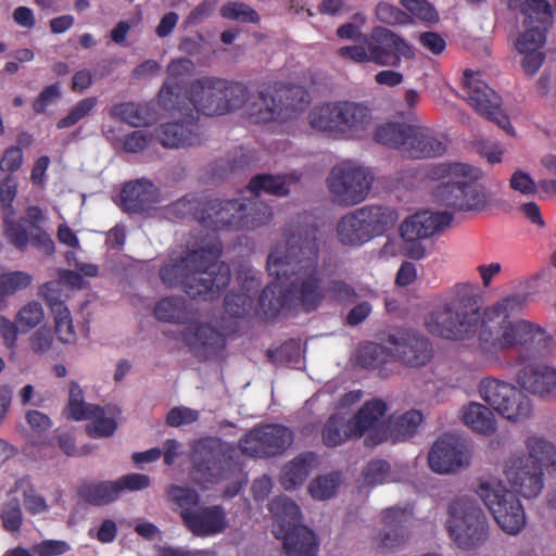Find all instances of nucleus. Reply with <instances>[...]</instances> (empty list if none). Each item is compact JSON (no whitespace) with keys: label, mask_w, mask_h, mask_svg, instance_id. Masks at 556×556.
Returning <instances> with one entry per match:
<instances>
[{"label":"nucleus","mask_w":556,"mask_h":556,"mask_svg":"<svg viewBox=\"0 0 556 556\" xmlns=\"http://www.w3.org/2000/svg\"><path fill=\"white\" fill-rule=\"evenodd\" d=\"M477 494L503 531L517 534L525 528L526 515L519 498L501 482H482Z\"/></svg>","instance_id":"15"},{"label":"nucleus","mask_w":556,"mask_h":556,"mask_svg":"<svg viewBox=\"0 0 556 556\" xmlns=\"http://www.w3.org/2000/svg\"><path fill=\"white\" fill-rule=\"evenodd\" d=\"M517 382H556V367L520 355L515 363Z\"/></svg>","instance_id":"34"},{"label":"nucleus","mask_w":556,"mask_h":556,"mask_svg":"<svg viewBox=\"0 0 556 556\" xmlns=\"http://www.w3.org/2000/svg\"><path fill=\"white\" fill-rule=\"evenodd\" d=\"M504 472L515 491L526 498L536 497L543 489V469L540 464H529L522 457L511 458Z\"/></svg>","instance_id":"23"},{"label":"nucleus","mask_w":556,"mask_h":556,"mask_svg":"<svg viewBox=\"0 0 556 556\" xmlns=\"http://www.w3.org/2000/svg\"><path fill=\"white\" fill-rule=\"evenodd\" d=\"M43 307L37 301H31L25 304L16 314V323L24 331L35 328L43 320Z\"/></svg>","instance_id":"56"},{"label":"nucleus","mask_w":556,"mask_h":556,"mask_svg":"<svg viewBox=\"0 0 556 556\" xmlns=\"http://www.w3.org/2000/svg\"><path fill=\"white\" fill-rule=\"evenodd\" d=\"M482 177L479 167L460 162L440 163L428 170V178L437 182L434 200L459 212H482L491 204V192L479 184Z\"/></svg>","instance_id":"4"},{"label":"nucleus","mask_w":556,"mask_h":556,"mask_svg":"<svg viewBox=\"0 0 556 556\" xmlns=\"http://www.w3.org/2000/svg\"><path fill=\"white\" fill-rule=\"evenodd\" d=\"M317 462L316 454L305 452L299 454L287 463L281 471L280 484L287 491H292L302 485Z\"/></svg>","instance_id":"32"},{"label":"nucleus","mask_w":556,"mask_h":556,"mask_svg":"<svg viewBox=\"0 0 556 556\" xmlns=\"http://www.w3.org/2000/svg\"><path fill=\"white\" fill-rule=\"evenodd\" d=\"M111 115L121 118L123 122L139 127L147 123V109L134 102L121 103L112 108Z\"/></svg>","instance_id":"50"},{"label":"nucleus","mask_w":556,"mask_h":556,"mask_svg":"<svg viewBox=\"0 0 556 556\" xmlns=\"http://www.w3.org/2000/svg\"><path fill=\"white\" fill-rule=\"evenodd\" d=\"M462 418L466 426L486 437L492 435L496 430V420L493 413L480 403L471 402L464 406Z\"/></svg>","instance_id":"37"},{"label":"nucleus","mask_w":556,"mask_h":556,"mask_svg":"<svg viewBox=\"0 0 556 556\" xmlns=\"http://www.w3.org/2000/svg\"><path fill=\"white\" fill-rule=\"evenodd\" d=\"M376 17L383 24L390 26H406L414 24L413 17L400 8L387 2L378 3Z\"/></svg>","instance_id":"52"},{"label":"nucleus","mask_w":556,"mask_h":556,"mask_svg":"<svg viewBox=\"0 0 556 556\" xmlns=\"http://www.w3.org/2000/svg\"><path fill=\"white\" fill-rule=\"evenodd\" d=\"M179 86L164 83L159 91L160 106L173 112L174 122L165 123L154 129V137L164 148H186L200 142L197 122L199 117L189 104L179 102Z\"/></svg>","instance_id":"9"},{"label":"nucleus","mask_w":556,"mask_h":556,"mask_svg":"<svg viewBox=\"0 0 556 556\" xmlns=\"http://www.w3.org/2000/svg\"><path fill=\"white\" fill-rule=\"evenodd\" d=\"M353 427L350 419H345L339 414L331 415L323 429V442L326 446L334 447L341 445L349 439H357L353 434Z\"/></svg>","instance_id":"39"},{"label":"nucleus","mask_w":556,"mask_h":556,"mask_svg":"<svg viewBox=\"0 0 556 556\" xmlns=\"http://www.w3.org/2000/svg\"><path fill=\"white\" fill-rule=\"evenodd\" d=\"M523 26L547 28L553 22L551 4L546 0H526L521 4Z\"/></svg>","instance_id":"42"},{"label":"nucleus","mask_w":556,"mask_h":556,"mask_svg":"<svg viewBox=\"0 0 556 556\" xmlns=\"http://www.w3.org/2000/svg\"><path fill=\"white\" fill-rule=\"evenodd\" d=\"M220 253L217 238L203 239L197 249L166 263L160 270L161 279L168 287L181 286L190 298L213 299L231 277L229 266L218 261Z\"/></svg>","instance_id":"2"},{"label":"nucleus","mask_w":556,"mask_h":556,"mask_svg":"<svg viewBox=\"0 0 556 556\" xmlns=\"http://www.w3.org/2000/svg\"><path fill=\"white\" fill-rule=\"evenodd\" d=\"M397 220V211L391 206L364 205L340 217L336 225V236L342 245L359 248L392 229Z\"/></svg>","instance_id":"7"},{"label":"nucleus","mask_w":556,"mask_h":556,"mask_svg":"<svg viewBox=\"0 0 556 556\" xmlns=\"http://www.w3.org/2000/svg\"><path fill=\"white\" fill-rule=\"evenodd\" d=\"M299 181V177L294 174L287 175H269L261 174L253 177L248 189L256 197L262 193L271 194L276 197H286L290 192V185Z\"/></svg>","instance_id":"35"},{"label":"nucleus","mask_w":556,"mask_h":556,"mask_svg":"<svg viewBox=\"0 0 556 556\" xmlns=\"http://www.w3.org/2000/svg\"><path fill=\"white\" fill-rule=\"evenodd\" d=\"M451 220L447 212H419L401 224L400 233L403 240L426 239L443 230Z\"/></svg>","instance_id":"27"},{"label":"nucleus","mask_w":556,"mask_h":556,"mask_svg":"<svg viewBox=\"0 0 556 556\" xmlns=\"http://www.w3.org/2000/svg\"><path fill=\"white\" fill-rule=\"evenodd\" d=\"M182 341L189 349L202 357L218 355L226 346L223 332L205 323H191L182 332Z\"/></svg>","instance_id":"26"},{"label":"nucleus","mask_w":556,"mask_h":556,"mask_svg":"<svg viewBox=\"0 0 556 556\" xmlns=\"http://www.w3.org/2000/svg\"><path fill=\"white\" fill-rule=\"evenodd\" d=\"M223 17L240 22L256 23L258 14L249 5L241 2H230L222 7Z\"/></svg>","instance_id":"62"},{"label":"nucleus","mask_w":556,"mask_h":556,"mask_svg":"<svg viewBox=\"0 0 556 556\" xmlns=\"http://www.w3.org/2000/svg\"><path fill=\"white\" fill-rule=\"evenodd\" d=\"M33 276L28 273L15 270L0 275V309L7 306L5 299L20 290L30 286Z\"/></svg>","instance_id":"46"},{"label":"nucleus","mask_w":556,"mask_h":556,"mask_svg":"<svg viewBox=\"0 0 556 556\" xmlns=\"http://www.w3.org/2000/svg\"><path fill=\"white\" fill-rule=\"evenodd\" d=\"M479 319L475 286L457 283L453 288V299L431 311L425 319V325L433 336L447 340H463L477 332Z\"/></svg>","instance_id":"5"},{"label":"nucleus","mask_w":556,"mask_h":556,"mask_svg":"<svg viewBox=\"0 0 556 556\" xmlns=\"http://www.w3.org/2000/svg\"><path fill=\"white\" fill-rule=\"evenodd\" d=\"M374 177L369 169L351 162L334 166L327 178L333 201L342 206H353L369 194Z\"/></svg>","instance_id":"14"},{"label":"nucleus","mask_w":556,"mask_h":556,"mask_svg":"<svg viewBox=\"0 0 556 556\" xmlns=\"http://www.w3.org/2000/svg\"><path fill=\"white\" fill-rule=\"evenodd\" d=\"M268 357L277 364L298 365L302 357V348L299 340H289L275 351H267Z\"/></svg>","instance_id":"53"},{"label":"nucleus","mask_w":556,"mask_h":556,"mask_svg":"<svg viewBox=\"0 0 556 556\" xmlns=\"http://www.w3.org/2000/svg\"><path fill=\"white\" fill-rule=\"evenodd\" d=\"M268 509L273 515V534L282 541L287 556H315L319 548L317 535L301 523L300 507L287 496L274 498Z\"/></svg>","instance_id":"8"},{"label":"nucleus","mask_w":556,"mask_h":556,"mask_svg":"<svg viewBox=\"0 0 556 556\" xmlns=\"http://www.w3.org/2000/svg\"><path fill=\"white\" fill-rule=\"evenodd\" d=\"M253 306L251 295L243 293H229L225 298V311L228 315L237 318L247 316Z\"/></svg>","instance_id":"60"},{"label":"nucleus","mask_w":556,"mask_h":556,"mask_svg":"<svg viewBox=\"0 0 556 556\" xmlns=\"http://www.w3.org/2000/svg\"><path fill=\"white\" fill-rule=\"evenodd\" d=\"M78 495L94 506H104L119 497L115 481L85 482L78 489Z\"/></svg>","instance_id":"38"},{"label":"nucleus","mask_w":556,"mask_h":556,"mask_svg":"<svg viewBox=\"0 0 556 556\" xmlns=\"http://www.w3.org/2000/svg\"><path fill=\"white\" fill-rule=\"evenodd\" d=\"M155 317L167 323L185 324L191 320L192 313L181 298H165L156 303Z\"/></svg>","instance_id":"40"},{"label":"nucleus","mask_w":556,"mask_h":556,"mask_svg":"<svg viewBox=\"0 0 556 556\" xmlns=\"http://www.w3.org/2000/svg\"><path fill=\"white\" fill-rule=\"evenodd\" d=\"M387 410L386 402L376 399L367 401L359 410L350 418L354 435L361 438L365 432H368L364 440L367 447H375L387 440V432L380 428Z\"/></svg>","instance_id":"21"},{"label":"nucleus","mask_w":556,"mask_h":556,"mask_svg":"<svg viewBox=\"0 0 556 556\" xmlns=\"http://www.w3.org/2000/svg\"><path fill=\"white\" fill-rule=\"evenodd\" d=\"M308 102V93L303 88L282 86L274 92L260 91L252 102H248L247 112L250 121L255 124L283 123Z\"/></svg>","instance_id":"12"},{"label":"nucleus","mask_w":556,"mask_h":556,"mask_svg":"<svg viewBox=\"0 0 556 556\" xmlns=\"http://www.w3.org/2000/svg\"><path fill=\"white\" fill-rule=\"evenodd\" d=\"M319 245L317 227L292 223L285 232V241L273 247L267 257V271L281 282L283 296L276 295L273 285L262 290L258 304L266 316H275L286 302L314 311L326 299L318 270Z\"/></svg>","instance_id":"1"},{"label":"nucleus","mask_w":556,"mask_h":556,"mask_svg":"<svg viewBox=\"0 0 556 556\" xmlns=\"http://www.w3.org/2000/svg\"><path fill=\"white\" fill-rule=\"evenodd\" d=\"M293 439L290 428L267 424L245 433L239 441V447L242 454L251 457H275L285 453L293 443Z\"/></svg>","instance_id":"16"},{"label":"nucleus","mask_w":556,"mask_h":556,"mask_svg":"<svg viewBox=\"0 0 556 556\" xmlns=\"http://www.w3.org/2000/svg\"><path fill=\"white\" fill-rule=\"evenodd\" d=\"M422 414L419 410H409L391 419V431L396 440H405L413 437L422 421Z\"/></svg>","instance_id":"48"},{"label":"nucleus","mask_w":556,"mask_h":556,"mask_svg":"<svg viewBox=\"0 0 556 556\" xmlns=\"http://www.w3.org/2000/svg\"><path fill=\"white\" fill-rule=\"evenodd\" d=\"M97 105V98H85L78 101L70 113L56 123L59 129L68 128L88 116Z\"/></svg>","instance_id":"57"},{"label":"nucleus","mask_w":556,"mask_h":556,"mask_svg":"<svg viewBox=\"0 0 556 556\" xmlns=\"http://www.w3.org/2000/svg\"><path fill=\"white\" fill-rule=\"evenodd\" d=\"M410 125L401 123H387L375 130V140L381 144L395 148L403 154L404 143Z\"/></svg>","instance_id":"43"},{"label":"nucleus","mask_w":556,"mask_h":556,"mask_svg":"<svg viewBox=\"0 0 556 556\" xmlns=\"http://www.w3.org/2000/svg\"><path fill=\"white\" fill-rule=\"evenodd\" d=\"M167 494L169 500L181 508V511L195 509L200 502L199 493L191 488L170 485Z\"/></svg>","instance_id":"59"},{"label":"nucleus","mask_w":556,"mask_h":556,"mask_svg":"<svg viewBox=\"0 0 556 556\" xmlns=\"http://www.w3.org/2000/svg\"><path fill=\"white\" fill-rule=\"evenodd\" d=\"M528 458L525 462L529 464H540L543 466H556V446L542 437L532 435L526 441Z\"/></svg>","instance_id":"41"},{"label":"nucleus","mask_w":556,"mask_h":556,"mask_svg":"<svg viewBox=\"0 0 556 556\" xmlns=\"http://www.w3.org/2000/svg\"><path fill=\"white\" fill-rule=\"evenodd\" d=\"M186 528L195 536L205 538L226 530L227 515L222 505L198 507L180 511Z\"/></svg>","instance_id":"25"},{"label":"nucleus","mask_w":556,"mask_h":556,"mask_svg":"<svg viewBox=\"0 0 556 556\" xmlns=\"http://www.w3.org/2000/svg\"><path fill=\"white\" fill-rule=\"evenodd\" d=\"M239 230L253 231L270 224L273 208L256 199L240 198Z\"/></svg>","instance_id":"33"},{"label":"nucleus","mask_w":556,"mask_h":556,"mask_svg":"<svg viewBox=\"0 0 556 556\" xmlns=\"http://www.w3.org/2000/svg\"><path fill=\"white\" fill-rule=\"evenodd\" d=\"M445 150V143L438 139L430 128L410 125L403 155L409 159L435 157L442 155Z\"/></svg>","instance_id":"28"},{"label":"nucleus","mask_w":556,"mask_h":556,"mask_svg":"<svg viewBox=\"0 0 556 556\" xmlns=\"http://www.w3.org/2000/svg\"><path fill=\"white\" fill-rule=\"evenodd\" d=\"M465 77L464 98L469 105L507 134H513L510 122L501 110V97L481 79L468 77V72Z\"/></svg>","instance_id":"19"},{"label":"nucleus","mask_w":556,"mask_h":556,"mask_svg":"<svg viewBox=\"0 0 556 556\" xmlns=\"http://www.w3.org/2000/svg\"><path fill=\"white\" fill-rule=\"evenodd\" d=\"M54 317V328L60 341L64 343H72L76 340L74 331L73 319L67 306H59L52 311Z\"/></svg>","instance_id":"55"},{"label":"nucleus","mask_w":556,"mask_h":556,"mask_svg":"<svg viewBox=\"0 0 556 556\" xmlns=\"http://www.w3.org/2000/svg\"><path fill=\"white\" fill-rule=\"evenodd\" d=\"M0 520L5 532L11 533L12 535L21 532L24 516L17 498H11L1 505Z\"/></svg>","instance_id":"47"},{"label":"nucleus","mask_w":556,"mask_h":556,"mask_svg":"<svg viewBox=\"0 0 556 556\" xmlns=\"http://www.w3.org/2000/svg\"><path fill=\"white\" fill-rule=\"evenodd\" d=\"M480 384V396L501 416L511 421L530 417L532 404L527 393L556 401V384Z\"/></svg>","instance_id":"10"},{"label":"nucleus","mask_w":556,"mask_h":556,"mask_svg":"<svg viewBox=\"0 0 556 556\" xmlns=\"http://www.w3.org/2000/svg\"><path fill=\"white\" fill-rule=\"evenodd\" d=\"M15 488L22 490L24 506L30 515L35 516L49 510L46 498L37 492L29 476L17 479Z\"/></svg>","instance_id":"45"},{"label":"nucleus","mask_w":556,"mask_h":556,"mask_svg":"<svg viewBox=\"0 0 556 556\" xmlns=\"http://www.w3.org/2000/svg\"><path fill=\"white\" fill-rule=\"evenodd\" d=\"M384 342L392 348L394 357L413 368L427 365L433 357L431 341L424 334L408 329L399 328L390 331Z\"/></svg>","instance_id":"17"},{"label":"nucleus","mask_w":556,"mask_h":556,"mask_svg":"<svg viewBox=\"0 0 556 556\" xmlns=\"http://www.w3.org/2000/svg\"><path fill=\"white\" fill-rule=\"evenodd\" d=\"M13 215L4 216V235L17 250L25 251L29 242V233L24 225L12 219Z\"/></svg>","instance_id":"58"},{"label":"nucleus","mask_w":556,"mask_h":556,"mask_svg":"<svg viewBox=\"0 0 556 556\" xmlns=\"http://www.w3.org/2000/svg\"><path fill=\"white\" fill-rule=\"evenodd\" d=\"M392 348H387L375 342H366L358 348L356 359L358 365L366 369L379 371L380 379H389L399 368V364L392 359Z\"/></svg>","instance_id":"29"},{"label":"nucleus","mask_w":556,"mask_h":556,"mask_svg":"<svg viewBox=\"0 0 556 556\" xmlns=\"http://www.w3.org/2000/svg\"><path fill=\"white\" fill-rule=\"evenodd\" d=\"M408 13L426 23H437L439 14L427 0H401Z\"/></svg>","instance_id":"61"},{"label":"nucleus","mask_w":556,"mask_h":556,"mask_svg":"<svg viewBox=\"0 0 556 556\" xmlns=\"http://www.w3.org/2000/svg\"><path fill=\"white\" fill-rule=\"evenodd\" d=\"M223 78L203 76L192 80L187 88L188 101L181 99V104H189L195 115L199 113L214 116L223 115Z\"/></svg>","instance_id":"20"},{"label":"nucleus","mask_w":556,"mask_h":556,"mask_svg":"<svg viewBox=\"0 0 556 556\" xmlns=\"http://www.w3.org/2000/svg\"><path fill=\"white\" fill-rule=\"evenodd\" d=\"M466 463L465 444L454 435H446L437 440L428 454L429 467L438 473L456 471Z\"/></svg>","instance_id":"24"},{"label":"nucleus","mask_w":556,"mask_h":556,"mask_svg":"<svg viewBox=\"0 0 556 556\" xmlns=\"http://www.w3.org/2000/svg\"><path fill=\"white\" fill-rule=\"evenodd\" d=\"M390 472V464L383 459H375L367 464L363 475L370 485L383 483Z\"/></svg>","instance_id":"64"},{"label":"nucleus","mask_w":556,"mask_h":556,"mask_svg":"<svg viewBox=\"0 0 556 556\" xmlns=\"http://www.w3.org/2000/svg\"><path fill=\"white\" fill-rule=\"evenodd\" d=\"M365 46L370 52L371 62L380 66H399L401 56H416L415 49L403 37L381 26L371 30Z\"/></svg>","instance_id":"18"},{"label":"nucleus","mask_w":556,"mask_h":556,"mask_svg":"<svg viewBox=\"0 0 556 556\" xmlns=\"http://www.w3.org/2000/svg\"><path fill=\"white\" fill-rule=\"evenodd\" d=\"M407 515L405 510L391 507L383 511V528L380 531V547L394 549L401 546L407 539L405 527Z\"/></svg>","instance_id":"30"},{"label":"nucleus","mask_w":556,"mask_h":556,"mask_svg":"<svg viewBox=\"0 0 556 556\" xmlns=\"http://www.w3.org/2000/svg\"><path fill=\"white\" fill-rule=\"evenodd\" d=\"M155 200L154 186L146 179L126 184L121 192L122 207L128 213L142 212L150 207Z\"/></svg>","instance_id":"31"},{"label":"nucleus","mask_w":556,"mask_h":556,"mask_svg":"<svg viewBox=\"0 0 556 556\" xmlns=\"http://www.w3.org/2000/svg\"><path fill=\"white\" fill-rule=\"evenodd\" d=\"M445 528L455 545L464 551L483 546L489 540V521L484 511L472 500H454L447 510Z\"/></svg>","instance_id":"11"},{"label":"nucleus","mask_w":556,"mask_h":556,"mask_svg":"<svg viewBox=\"0 0 556 556\" xmlns=\"http://www.w3.org/2000/svg\"><path fill=\"white\" fill-rule=\"evenodd\" d=\"M526 301V295L513 294L484 309L480 340L488 353L515 346H522L540 355L552 352V337L543 328L523 319L510 320V316L518 313Z\"/></svg>","instance_id":"3"},{"label":"nucleus","mask_w":556,"mask_h":556,"mask_svg":"<svg viewBox=\"0 0 556 556\" xmlns=\"http://www.w3.org/2000/svg\"><path fill=\"white\" fill-rule=\"evenodd\" d=\"M326 299L339 303H351L356 300L357 293L349 283L343 280H331L327 287H325Z\"/></svg>","instance_id":"63"},{"label":"nucleus","mask_w":556,"mask_h":556,"mask_svg":"<svg viewBox=\"0 0 556 556\" xmlns=\"http://www.w3.org/2000/svg\"><path fill=\"white\" fill-rule=\"evenodd\" d=\"M307 118L313 129L346 138L363 137L372 124L370 108L364 102L355 101H334L316 105Z\"/></svg>","instance_id":"6"},{"label":"nucleus","mask_w":556,"mask_h":556,"mask_svg":"<svg viewBox=\"0 0 556 556\" xmlns=\"http://www.w3.org/2000/svg\"><path fill=\"white\" fill-rule=\"evenodd\" d=\"M526 30L517 39L516 48L519 53L529 51H542L546 40V30L540 26H525Z\"/></svg>","instance_id":"51"},{"label":"nucleus","mask_w":556,"mask_h":556,"mask_svg":"<svg viewBox=\"0 0 556 556\" xmlns=\"http://www.w3.org/2000/svg\"><path fill=\"white\" fill-rule=\"evenodd\" d=\"M223 115L242 108L251 99L249 88L239 81L223 79Z\"/></svg>","instance_id":"44"},{"label":"nucleus","mask_w":556,"mask_h":556,"mask_svg":"<svg viewBox=\"0 0 556 556\" xmlns=\"http://www.w3.org/2000/svg\"><path fill=\"white\" fill-rule=\"evenodd\" d=\"M339 483L338 473L319 476L309 483L308 491L315 500H328L336 494Z\"/></svg>","instance_id":"54"},{"label":"nucleus","mask_w":556,"mask_h":556,"mask_svg":"<svg viewBox=\"0 0 556 556\" xmlns=\"http://www.w3.org/2000/svg\"><path fill=\"white\" fill-rule=\"evenodd\" d=\"M236 450L217 438L200 440L192 455V476L198 484L218 483L233 463Z\"/></svg>","instance_id":"13"},{"label":"nucleus","mask_w":556,"mask_h":556,"mask_svg":"<svg viewBox=\"0 0 556 556\" xmlns=\"http://www.w3.org/2000/svg\"><path fill=\"white\" fill-rule=\"evenodd\" d=\"M87 419L86 432L92 439H101L113 435L117 428L116 417L119 410L114 406H99L91 408Z\"/></svg>","instance_id":"36"},{"label":"nucleus","mask_w":556,"mask_h":556,"mask_svg":"<svg viewBox=\"0 0 556 556\" xmlns=\"http://www.w3.org/2000/svg\"><path fill=\"white\" fill-rule=\"evenodd\" d=\"M240 199H212L202 203L197 220L212 230L239 231Z\"/></svg>","instance_id":"22"},{"label":"nucleus","mask_w":556,"mask_h":556,"mask_svg":"<svg viewBox=\"0 0 556 556\" xmlns=\"http://www.w3.org/2000/svg\"><path fill=\"white\" fill-rule=\"evenodd\" d=\"M96 406L94 404L85 402L80 384H71L68 404L66 407V416L68 419L76 421L85 420L88 415H90L91 408Z\"/></svg>","instance_id":"49"}]
</instances>
